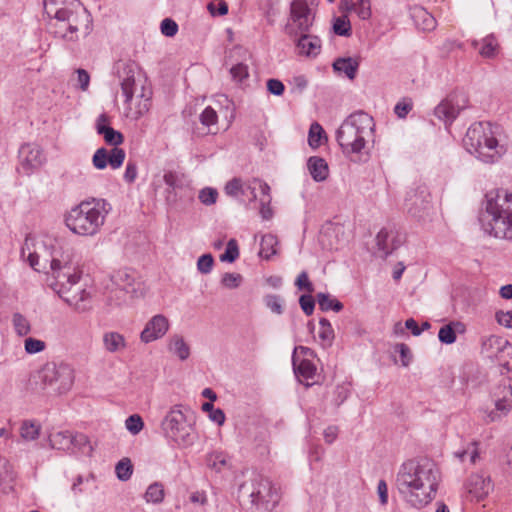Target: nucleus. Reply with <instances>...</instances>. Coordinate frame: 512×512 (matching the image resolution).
<instances>
[{
  "instance_id": "ddd939ff",
  "label": "nucleus",
  "mask_w": 512,
  "mask_h": 512,
  "mask_svg": "<svg viewBox=\"0 0 512 512\" xmlns=\"http://www.w3.org/2000/svg\"><path fill=\"white\" fill-rule=\"evenodd\" d=\"M314 15L304 0H294L290 6L289 22L285 26V32L290 37H296L298 33L308 32L313 24Z\"/></svg>"
},
{
  "instance_id": "4468645a",
  "label": "nucleus",
  "mask_w": 512,
  "mask_h": 512,
  "mask_svg": "<svg viewBox=\"0 0 512 512\" xmlns=\"http://www.w3.org/2000/svg\"><path fill=\"white\" fill-rule=\"evenodd\" d=\"M166 188V201L174 205L179 201H190L193 199V189L190 181L185 175L168 171L163 176Z\"/></svg>"
},
{
  "instance_id": "f8f14e48",
  "label": "nucleus",
  "mask_w": 512,
  "mask_h": 512,
  "mask_svg": "<svg viewBox=\"0 0 512 512\" xmlns=\"http://www.w3.org/2000/svg\"><path fill=\"white\" fill-rule=\"evenodd\" d=\"M495 409L487 411L484 420L496 422L507 416L512 410V379L503 378L492 393Z\"/></svg>"
},
{
  "instance_id": "2f4dec72",
  "label": "nucleus",
  "mask_w": 512,
  "mask_h": 512,
  "mask_svg": "<svg viewBox=\"0 0 512 512\" xmlns=\"http://www.w3.org/2000/svg\"><path fill=\"white\" fill-rule=\"evenodd\" d=\"M72 432L66 430V431H59L56 433H53L49 436V441L51 446L54 449L59 450H70L72 448V440H71Z\"/></svg>"
},
{
  "instance_id": "864d4df0",
  "label": "nucleus",
  "mask_w": 512,
  "mask_h": 512,
  "mask_svg": "<svg viewBox=\"0 0 512 512\" xmlns=\"http://www.w3.org/2000/svg\"><path fill=\"white\" fill-rule=\"evenodd\" d=\"M46 348L44 341L32 337H28L24 341V349L27 354H36L42 352Z\"/></svg>"
},
{
  "instance_id": "7ed1b4c3",
  "label": "nucleus",
  "mask_w": 512,
  "mask_h": 512,
  "mask_svg": "<svg viewBox=\"0 0 512 512\" xmlns=\"http://www.w3.org/2000/svg\"><path fill=\"white\" fill-rule=\"evenodd\" d=\"M482 230L497 239H512V192L495 189L486 193L479 213Z\"/></svg>"
},
{
  "instance_id": "b1692460",
  "label": "nucleus",
  "mask_w": 512,
  "mask_h": 512,
  "mask_svg": "<svg viewBox=\"0 0 512 512\" xmlns=\"http://www.w3.org/2000/svg\"><path fill=\"white\" fill-rule=\"evenodd\" d=\"M113 284L126 293H134L135 272L131 269L124 268L113 273L111 276Z\"/></svg>"
},
{
  "instance_id": "f03ea898",
  "label": "nucleus",
  "mask_w": 512,
  "mask_h": 512,
  "mask_svg": "<svg viewBox=\"0 0 512 512\" xmlns=\"http://www.w3.org/2000/svg\"><path fill=\"white\" fill-rule=\"evenodd\" d=\"M49 31L66 42H76L93 30V19L79 0H44Z\"/></svg>"
},
{
  "instance_id": "20e7f679",
  "label": "nucleus",
  "mask_w": 512,
  "mask_h": 512,
  "mask_svg": "<svg viewBox=\"0 0 512 512\" xmlns=\"http://www.w3.org/2000/svg\"><path fill=\"white\" fill-rule=\"evenodd\" d=\"M112 207L105 199L82 201L65 216V224L71 232L80 236L96 235Z\"/></svg>"
},
{
  "instance_id": "4be33fe9",
  "label": "nucleus",
  "mask_w": 512,
  "mask_h": 512,
  "mask_svg": "<svg viewBox=\"0 0 512 512\" xmlns=\"http://www.w3.org/2000/svg\"><path fill=\"white\" fill-rule=\"evenodd\" d=\"M410 16L419 30L430 32L436 28V19L422 6L411 7Z\"/></svg>"
},
{
  "instance_id": "5701e85b",
  "label": "nucleus",
  "mask_w": 512,
  "mask_h": 512,
  "mask_svg": "<svg viewBox=\"0 0 512 512\" xmlns=\"http://www.w3.org/2000/svg\"><path fill=\"white\" fill-rule=\"evenodd\" d=\"M296 47L300 55L316 57L321 51V40L317 36L307 34V32L300 33V37L296 41Z\"/></svg>"
},
{
  "instance_id": "a18cd8bd",
  "label": "nucleus",
  "mask_w": 512,
  "mask_h": 512,
  "mask_svg": "<svg viewBox=\"0 0 512 512\" xmlns=\"http://www.w3.org/2000/svg\"><path fill=\"white\" fill-rule=\"evenodd\" d=\"M99 134L102 135L109 145L115 147L123 142V135L112 127H100Z\"/></svg>"
},
{
  "instance_id": "4d7b16f0",
  "label": "nucleus",
  "mask_w": 512,
  "mask_h": 512,
  "mask_svg": "<svg viewBox=\"0 0 512 512\" xmlns=\"http://www.w3.org/2000/svg\"><path fill=\"white\" fill-rule=\"evenodd\" d=\"M477 446H478V442L476 441H473L467 449H463L461 451H458V452H455V456L457 458H459L461 461L464 460V458L469 454L470 456V462L472 464H475L476 463V460L478 459L479 457V452H478V449H477Z\"/></svg>"
},
{
  "instance_id": "c9c22d12",
  "label": "nucleus",
  "mask_w": 512,
  "mask_h": 512,
  "mask_svg": "<svg viewBox=\"0 0 512 512\" xmlns=\"http://www.w3.org/2000/svg\"><path fill=\"white\" fill-rule=\"evenodd\" d=\"M103 342L105 348L112 353L125 347L124 337L117 332H108L104 334Z\"/></svg>"
},
{
  "instance_id": "c756f323",
  "label": "nucleus",
  "mask_w": 512,
  "mask_h": 512,
  "mask_svg": "<svg viewBox=\"0 0 512 512\" xmlns=\"http://www.w3.org/2000/svg\"><path fill=\"white\" fill-rule=\"evenodd\" d=\"M168 349L182 361L190 356V347L180 335H173L170 338Z\"/></svg>"
},
{
  "instance_id": "3c124183",
  "label": "nucleus",
  "mask_w": 512,
  "mask_h": 512,
  "mask_svg": "<svg viewBox=\"0 0 512 512\" xmlns=\"http://www.w3.org/2000/svg\"><path fill=\"white\" fill-rule=\"evenodd\" d=\"M230 74L233 80L241 83L249 76L248 65L244 62L236 63L230 68Z\"/></svg>"
},
{
  "instance_id": "f3484780",
  "label": "nucleus",
  "mask_w": 512,
  "mask_h": 512,
  "mask_svg": "<svg viewBox=\"0 0 512 512\" xmlns=\"http://www.w3.org/2000/svg\"><path fill=\"white\" fill-rule=\"evenodd\" d=\"M431 195L426 186H418L407 192L405 208L415 218H423L430 209Z\"/></svg>"
},
{
  "instance_id": "9b49d317",
  "label": "nucleus",
  "mask_w": 512,
  "mask_h": 512,
  "mask_svg": "<svg viewBox=\"0 0 512 512\" xmlns=\"http://www.w3.org/2000/svg\"><path fill=\"white\" fill-rule=\"evenodd\" d=\"M165 438L180 448L191 446L195 441L194 428L187 422L182 410L175 406L170 409L161 422Z\"/></svg>"
},
{
  "instance_id": "393cba45",
  "label": "nucleus",
  "mask_w": 512,
  "mask_h": 512,
  "mask_svg": "<svg viewBox=\"0 0 512 512\" xmlns=\"http://www.w3.org/2000/svg\"><path fill=\"white\" fill-rule=\"evenodd\" d=\"M341 9L355 13L360 19L367 20L371 17V4L369 0H343Z\"/></svg>"
},
{
  "instance_id": "338daca9",
  "label": "nucleus",
  "mask_w": 512,
  "mask_h": 512,
  "mask_svg": "<svg viewBox=\"0 0 512 512\" xmlns=\"http://www.w3.org/2000/svg\"><path fill=\"white\" fill-rule=\"evenodd\" d=\"M350 394V390L346 385H338L334 390V403L340 406Z\"/></svg>"
},
{
  "instance_id": "6ab92c4d",
  "label": "nucleus",
  "mask_w": 512,
  "mask_h": 512,
  "mask_svg": "<svg viewBox=\"0 0 512 512\" xmlns=\"http://www.w3.org/2000/svg\"><path fill=\"white\" fill-rule=\"evenodd\" d=\"M169 329V320L162 314L153 316L145 325L140 334V340L145 343H151L162 338Z\"/></svg>"
},
{
  "instance_id": "5fc2aeb1",
  "label": "nucleus",
  "mask_w": 512,
  "mask_h": 512,
  "mask_svg": "<svg viewBox=\"0 0 512 512\" xmlns=\"http://www.w3.org/2000/svg\"><path fill=\"white\" fill-rule=\"evenodd\" d=\"M509 345V342L507 340H504L501 337L491 335L487 339H485L482 343L483 350L489 351L492 348H496L497 350H501L503 347H506Z\"/></svg>"
},
{
  "instance_id": "2eb2a0df",
  "label": "nucleus",
  "mask_w": 512,
  "mask_h": 512,
  "mask_svg": "<svg viewBox=\"0 0 512 512\" xmlns=\"http://www.w3.org/2000/svg\"><path fill=\"white\" fill-rule=\"evenodd\" d=\"M468 105V97L463 92H453L434 109V115L445 124H451Z\"/></svg>"
},
{
  "instance_id": "e433bc0d",
  "label": "nucleus",
  "mask_w": 512,
  "mask_h": 512,
  "mask_svg": "<svg viewBox=\"0 0 512 512\" xmlns=\"http://www.w3.org/2000/svg\"><path fill=\"white\" fill-rule=\"evenodd\" d=\"M319 338L321 340V344L324 348L330 347L334 340V330L331 326V323L326 318H321L319 320Z\"/></svg>"
},
{
  "instance_id": "ea45409f",
  "label": "nucleus",
  "mask_w": 512,
  "mask_h": 512,
  "mask_svg": "<svg viewBox=\"0 0 512 512\" xmlns=\"http://www.w3.org/2000/svg\"><path fill=\"white\" fill-rule=\"evenodd\" d=\"M256 190H259V201L260 204H270L271 203V195H270V186L262 181L255 179L253 181V187H252V193L253 196L256 198L258 195L256 193Z\"/></svg>"
},
{
  "instance_id": "603ef678",
  "label": "nucleus",
  "mask_w": 512,
  "mask_h": 512,
  "mask_svg": "<svg viewBox=\"0 0 512 512\" xmlns=\"http://www.w3.org/2000/svg\"><path fill=\"white\" fill-rule=\"evenodd\" d=\"M198 198L206 206L213 205L217 201L218 191L212 187H205L200 190Z\"/></svg>"
},
{
  "instance_id": "49530a36",
  "label": "nucleus",
  "mask_w": 512,
  "mask_h": 512,
  "mask_svg": "<svg viewBox=\"0 0 512 512\" xmlns=\"http://www.w3.org/2000/svg\"><path fill=\"white\" fill-rule=\"evenodd\" d=\"M116 475L119 480L127 481L133 473L131 461L127 458L120 460L115 467Z\"/></svg>"
},
{
  "instance_id": "c85d7f7f",
  "label": "nucleus",
  "mask_w": 512,
  "mask_h": 512,
  "mask_svg": "<svg viewBox=\"0 0 512 512\" xmlns=\"http://www.w3.org/2000/svg\"><path fill=\"white\" fill-rule=\"evenodd\" d=\"M206 465L216 472H221L230 467V457L223 451H213L207 454Z\"/></svg>"
},
{
  "instance_id": "a878e982",
  "label": "nucleus",
  "mask_w": 512,
  "mask_h": 512,
  "mask_svg": "<svg viewBox=\"0 0 512 512\" xmlns=\"http://www.w3.org/2000/svg\"><path fill=\"white\" fill-rule=\"evenodd\" d=\"M332 66L335 72L344 74L348 79L353 80L357 75L359 62L352 57H342L337 58Z\"/></svg>"
},
{
  "instance_id": "473e14b6",
  "label": "nucleus",
  "mask_w": 512,
  "mask_h": 512,
  "mask_svg": "<svg viewBox=\"0 0 512 512\" xmlns=\"http://www.w3.org/2000/svg\"><path fill=\"white\" fill-rule=\"evenodd\" d=\"M316 300L322 311L332 310L334 312H340L343 309V304L328 293L319 292L316 295Z\"/></svg>"
},
{
  "instance_id": "c03bdc74",
  "label": "nucleus",
  "mask_w": 512,
  "mask_h": 512,
  "mask_svg": "<svg viewBox=\"0 0 512 512\" xmlns=\"http://www.w3.org/2000/svg\"><path fill=\"white\" fill-rule=\"evenodd\" d=\"M333 31L339 36L349 37L351 35V24L346 15L334 19Z\"/></svg>"
},
{
  "instance_id": "0e129e2a",
  "label": "nucleus",
  "mask_w": 512,
  "mask_h": 512,
  "mask_svg": "<svg viewBox=\"0 0 512 512\" xmlns=\"http://www.w3.org/2000/svg\"><path fill=\"white\" fill-rule=\"evenodd\" d=\"M242 280V276L238 273H225L222 276L221 283L229 289L237 288Z\"/></svg>"
},
{
  "instance_id": "4c0bfd02",
  "label": "nucleus",
  "mask_w": 512,
  "mask_h": 512,
  "mask_svg": "<svg viewBox=\"0 0 512 512\" xmlns=\"http://www.w3.org/2000/svg\"><path fill=\"white\" fill-rule=\"evenodd\" d=\"M265 306L276 315H282L284 312L285 300L277 294H267L263 297Z\"/></svg>"
},
{
  "instance_id": "aec40b11",
  "label": "nucleus",
  "mask_w": 512,
  "mask_h": 512,
  "mask_svg": "<svg viewBox=\"0 0 512 512\" xmlns=\"http://www.w3.org/2000/svg\"><path fill=\"white\" fill-rule=\"evenodd\" d=\"M467 489L472 497L483 500L492 491L493 484L489 475L475 473L469 477Z\"/></svg>"
},
{
  "instance_id": "09e8293b",
  "label": "nucleus",
  "mask_w": 512,
  "mask_h": 512,
  "mask_svg": "<svg viewBox=\"0 0 512 512\" xmlns=\"http://www.w3.org/2000/svg\"><path fill=\"white\" fill-rule=\"evenodd\" d=\"M324 130L320 124L314 122L311 124L308 135V143L312 148H317L321 145V138Z\"/></svg>"
},
{
  "instance_id": "9d476101",
  "label": "nucleus",
  "mask_w": 512,
  "mask_h": 512,
  "mask_svg": "<svg viewBox=\"0 0 512 512\" xmlns=\"http://www.w3.org/2000/svg\"><path fill=\"white\" fill-rule=\"evenodd\" d=\"M52 276L47 279V285L67 304L74 306L79 312L87 310V306L79 305L76 300V295H73V288L78 284L80 275L71 273L70 267L56 258H53L50 263Z\"/></svg>"
},
{
  "instance_id": "052dcab7",
  "label": "nucleus",
  "mask_w": 512,
  "mask_h": 512,
  "mask_svg": "<svg viewBox=\"0 0 512 512\" xmlns=\"http://www.w3.org/2000/svg\"><path fill=\"white\" fill-rule=\"evenodd\" d=\"M161 33L166 37H173L178 32V24L171 18H165L160 24Z\"/></svg>"
},
{
  "instance_id": "bb28decb",
  "label": "nucleus",
  "mask_w": 512,
  "mask_h": 512,
  "mask_svg": "<svg viewBox=\"0 0 512 512\" xmlns=\"http://www.w3.org/2000/svg\"><path fill=\"white\" fill-rule=\"evenodd\" d=\"M308 170L316 182H322L328 177L329 168L326 161L317 156H312L307 162Z\"/></svg>"
},
{
  "instance_id": "680f3d73",
  "label": "nucleus",
  "mask_w": 512,
  "mask_h": 512,
  "mask_svg": "<svg viewBox=\"0 0 512 512\" xmlns=\"http://www.w3.org/2000/svg\"><path fill=\"white\" fill-rule=\"evenodd\" d=\"M295 286L299 289V290H304L306 291L308 294H311L312 292H314V285L312 284V282L309 280V277H308V274L306 271H302L296 281H295Z\"/></svg>"
},
{
  "instance_id": "0eeeda50",
  "label": "nucleus",
  "mask_w": 512,
  "mask_h": 512,
  "mask_svg": "<svg viewBox=\"0 0 512 512\" xmlns=\"http://www.w3.org/2000/svg\"><path fill=\"white\" fill-rule=\"evenodd\" d=\"M117 73L120 79L122 94L125 103L129 104L134 95L143 99L135 112V119H139L150 109L151 91L144 86L145 80L139 66L133 61L121 62L117 66Z\"/></svg>"
},
{
  "instance_id": "37998d69",
  "label": "nucleus",
  "mask_w": 512,
  "mask_h": 512,
  "mask_svg": "<svg viewBox=\"0 0 512 512\" xmlns=\"http://www.w3.org/2000/svg\"><path fill=\"white\" fill-rule=\"evenodd\" d=\"M12 323L15 332L19 336H26L31 331V325L28 319L21 313H14L12 317Z\"/></svg>"
},
{
  "instance_id": "6e6552de",
  "label": "nucleus",
  "mask_w": 512,
  "mask_h": 512,
  "mask_svg": "<svg viewBox=\"0 0 512 512\" xmlns=\"http://www.w3.org/2000/svg\"><path fill=\"white\" fill-rule=\"evenodd\" d=\"M35 389L48 393L63 394L74 383V369L65 362H47L32 376Z\"/></svg>"
},
{
  "instance_id": "79ce46f5",
  "label": "nucleus",
  "mask_w": 512,
  "mask_h": 512,
  "mask_svg": "<svg viewBox=\"0 0 512 512\" xmlns=\"http://www.w3.org/2000/svg\"><path fill=\"white\" fill-rule=\"evenodd\" d=\"M498 43L494 35H488L481 40L479 53L486 58L494 57L497 51Z\"/></svg>"
},
{
  "instance_id": "a19ab883",
  "label": "nucleus",
  "mask_w": 512,
  "mask_h": 512,
  "mask_svg": "<svg viewBox=\"0 0 512 512\" xmlns=\"http://www.w3.org/2000/svg\"><path fill=\"white\" fill-rule=\"evenodd\" d=\"M459 322L454 323L451 322L447 325H444L440 328L438 333V338L441 343L444 344H452L456 341V329L455 326H460Z\"/></svg>"
},
{
  "instance_id": "7c9ffc66",
  "label": "nucleus",
  "mask_w": 512,
  "mask_h": 512,
  "mask_svg": "<svg viewBox=\"0 0 512 512\" xmlns=\"http://www.w3.org/2000/svg\"><path fill=\"white\" fill-rule=\"evenodd\" d=\"M143 497L147 503H162L165 498L164 485L158 481L153 482L147 487Z\"/></svg>"
},
{
  "instance_id": "774afa93",
  "label": "nucleus",
  "mask_w": 512,
  "mask_h": 512,
  "mask_svg": "<svg viewBox=\"0 0 512 512\" xmlns=\"http://www.w3.org/2000/svg\"><path fill=\"white\" fill-rule=\"evenodd\" d=\"M495 318L499 325L512 329V310L506 312L498 311L495 314Z\"/></svg>"
},
{
  "instance_id": "8fccbe9b",
  "label": "nucleus",
  "mask_w": 512,
  "mask_h": 512,
  "mask_svg": "<svg viewBox=\"0 0 512 512\" xmlns=\"http://www.w3.org/2000/svg\"><path fill=\"white\" fill-rule=\"evenodd\" d=\"M39 426L30 421H24L20 428L21 437L25 440H35L39 436Z\"/></svg>"
},
{
  "instance_id": "a211bd4d",
  "label": "nucleus",
  "mask_w": 512,
  "mask_h": 512,
  "mask_svg": "<svg viewBox=\"0 0 512 512\" xmlns=\"http://www.w3.org/2000/svg\"><path fill=\"white\" fill-rule=\"evenodd\" d=\"M125 160V151L114 147L110 151L105 148L96 150L92 157L93 166L98 170H103L109 164L111 168H120Z\"/></svg>"
},
{
  "instance_id": "13d9d810",
  "label": "nucleus",
  "mask_w": 512,
  "mask_h": 512,
  "mask_svg": "<svg viewBox=\"0 0 512 512\" xmlns=\"http://www.w3.org/2000/svg\"><path fill=\"white\" fill-rule=\"evenodd\" d=\"M217 119L218 116L216 111L210 106L206 107L199 116L201 124L208 128L215 125L217 123Z\"/></svg>"
},
{
  "instance_id": "39448f33",
  "label": "nucleus",
  "mask_w": 512,
  "mask_h": 512,
  "mask_svg": "<svg viewBox=\"0 0 512 512\" xmlns=\"http://www.w3.org/2000/svg\"><path fill=\"white\" fill-rule=\"evenodd\" d=\"M373 118L363 111L349 115L336 131V140L345 154H359L366 137L373 132Z\"/></svg>"
},
{
  "instance_id": "e2e57ef3",
  "label": "nucleus",
  "mask_w": 512,
  "mask_h": 512,
  "mask_svg": "<svg viewBox=\"0 0 512 512\" xmlns=\"http://www.w3.org/2000/svg\"><path fill=\"white\" fill-rule=\"evenodd\" d=\"M299 305L302 309V311L307 315L310 316L313 314L315 309V299L311 294H303L299 298Z\"/></svg>"
},
{
  "instance_id": "72a5a7b5",
  "label": "nucleus",
  "mask_w": 512,
  "mask_h": 512,
  "mask_svg": "<svg viewBox=\"0 0 512 512\" xmlns=\"http://www.w3.org/2000/svg\"><path fill=\"white\" fill-rule=\"evenodd\" d=\"M277 244L278 241L276 236L272 234L264 235L260 243L259 256L266 260H269L273 255L277 253Z\"/></svg>"
},
{
  "instance_id": "58836bf2",
  "label": "nucleus",
  "mask_w": 512,
  "mask_h": 512,
  "mask_svg": "<svg viewBox=\"0 0 512 512\" xmlns=\"http://www.w3.org/2000/svg\"><path fill=\"white\" fill-rule=\"evenodd\" d=\"M72 447L77 448L82 454L91 455L93 448L89 438L83 433H72Z\"/></svg>"
},
{
  "instance_id": "f704fd0d",
  "label": "nucleus",
  "mask_w": 512,
  "mask_h": 512,
  "mask_svg": "<svg viewBox=\"0 0 512 512\" xmlns=\"http://www.w3.org/2000/svg\"><path fill=\"white\" fill-rule=\"evenodd\" d=\"M15 479V472L12 464L6 458L0 457V486L11 487Z\"/></svg>"
},
{
  "instance_id": "412c9836",
  "label": "nucleus",
  "mask_w": 512,
  "mask_h": 512,
  "mask_svg": "<svg viewBox=\"0 0 512 512\" xmlns=\"http://www.w3.org/2000/svg\"><path fill=\"white\" fill-rule=\"evenodd\" d=\"M376 244L378 250L382 252V257L386 258L401 246L402 240L393 230L382 228L376 236Z\"/></svg>"
},
{
  "instance_id": "6e6d98bb",
  "label": "nucleus",
  "mask_w": 512,
  "mask_h": 512,
  "mask_svg": "<svg viewBox=\"0 0 512 512\" xmlns=\"http://www.w3.org/2000/svg\"><path fill=\"white\" fill-rule=\"evenodd\" d=\"M125 426L130 433L136 435L143 429L144 422L139 415L133 414L126 419Z\"/></svg>"
},
{
  "instance_id": "423d86ee",
  "label": "nucleus",
  "mask_w": 512,
  "mask_h": 512,
  "mask_svg": "<svg viewBox=\"0 0 512 512\" xmlns=\"http://www.w3.org/2000/svg\"><path fill=\"white\" fill-rule=\"evenodd\" d=\"M490 122H475L463 139L466 150L484 163H494L501 157V149Z\"/></svg>"
},
{
  "instance_id": "cd10ccee",
  "label": "nucleus",
  "mask_w": 512,
  "mask_h": 512,
  "mask_svg": "<svg viewBox=\"0 0 512 512\" xmlns=\"http://www.w3.org/2000/svg\"><path fill=\"white\" fill-rule=\"evenodd\" d=\"M293 368L295 375L297 376L301 383L313 379L316 373V366L310 360L307 359L301 360L299 365H296L295 358L293 357ZM305 385L307 387H310L312 383L306 382Z\"/></svg>"
},
{
  "instance_id": "de8ad7c7",
  "label": "nucleus",
  "mask_w": 512,
  "mask_h": 512,
  "mask_svg": "<svg viewBox=\"0 0 512 512\" xmlns=\"http://www.w3.org/2000/svg\"><path fill=\"white\" fill-rule=\"evenodd\" d=\"M239 257V248L235 239H230L225 252L220 256L222 262L233 263Z\"/></svg>"
},
{
  "instance_id": "f257e3e1",
  "label": "nucleus",
  "mask_w": 512,
  "mask_h": 512,
  "mask_svg": "<svg viewBox=\"0 0 512 512\" xmlns=\"http://www.w3.org/2000/svg\"><path fill=\"white\" fill-rule=\"evenodd\" d=\"M439 481V470L434 461L422 458L405 461L396 476V486L407 501L421 508L435 497Z\"/></svg>"
},
{
  "instance_id": "1a4fd4ad",
  "label": "nucleus",
  "mask_w": 512,
  "mask_h": 512,
  "mask_svg": "<svg viewBox=\"0 0 512 512\" xmlns=\"http://www.w3.org/2000/svg\"><path fill=\"white\" fill-rule=\"evenodd\" d=\"M238 491L240 496L248 497L251 505L261 512L272 511L280 501L271 481L257 473H253L248 480L240 484Z\"/></svg>"
},
{
  "instance_id": "69168bd1",
  "label": "nucleus",
  "mask_w": 512,
  "mask_h": 512,
  "mask_svg": "<svg viewBox=\"0 0 512 512\" xmlns=\"http://www.w3.org/2000/svg\"><path fill=\"white\" fill-rule=\"evenodd\" d=\"M395 351L400 354L401 363L404 367H407L412 359V354L408 345L404 343H398L395 346Z\"/></svg>"
},
{
  "instance_id": "dca6fc26",
  "label": "nucleus",
  "mask_w": 512,
  "mask_h": 512,
  "mask_svg": "<svg viewBox=\"0 0 512 512\" xmlns=\"http://www.w3.org/2000/svg\"><path fill=\"white\" fill-rule=\"evenodd\" d=\"M19 166L18 171L25 175L32 174L39 169L46 161L41 147L35 143L23 144L18 152Z\"/></svg>"
},
{
  "instance_id": "bf43d9fd",
  "label": "nucleus",
  "mask_w": 512,
  "mask_h": 512,
  "mask_svg": "<svg viewBox=\"0 0 512 512\" xmlns=\"http://www.w3.org/2000/svg\"><path fill=\"white\" fill-rule=\"evenodd\" d=\"M214 265V258L210 253L203 254L198 258L197 269L202 274H208L211 272Z\"/></svg>"
}]
</instances>
